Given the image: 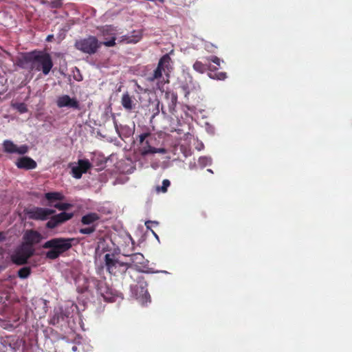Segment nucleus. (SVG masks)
I'll list each match as a JSON object with an SVG mask.
<instances>
[{
  "label": "nucleus",
  "mask_w": 352,
  "mask_h": 352,
  "mask_svg": "<svg viewBox=\"0 0 352 352\" xmlns=\"http://www.w3.org/2000/svg\"><path fill=\"white\" fill-rule=\"evenodd\" d=\"M74 238H53L43 243L44 249H49L45 252V258L50 260L58 258L64 252L68 251L72 247Z\"/></svg>",
  "instance_id": "f257e3e1"
},
{
  "label": "nucleus",
  "mask_w": 352,
  "mask_h": 352,
  "mask_svg": "<svg viewBox=\"0 0 352 352\" xmlns=\"http://www.w3.org/2000/svg\"><path fill=\"white\" fill-rule=\"evenodd\" d=\"M100 46L101 43L94 36H89L86 38L78 39L74 43L76 50L89 55L96 54Z\"/></svg>",
  "instance_id": "f03ea898"
},
{
  "label": "nucleus",
  "mask_w": 352,
  "mask_h": 352,
  "mask_svg": "<svg viewBox=\"0 0 352 352\" xmlns=\"http://www.w3.org/2000/svg\"><path fill=\"white\" fill-rule=\"evenodd\" d=\"M54 64L50 54L43 51L35 50L34 64L30 67V69H35L42 71L44 75H47L52 69Z\"/></svg>",
  "instance_id": "7ed1b4c3"
},
{
  "label": "nucleus",
  "mask_w": 352,
  "mask_h": 352,
  "mask_svg": "<svg viewBox=\"0 0 352 352\" xmlns=\"http://www.w3.org/2000/svg\"><path fill=\"white\" fill-rule=\"evenodd\" d=\"M170 63L171 58L168 54H166L164 56H162L160 58L155 69L148 77V80L150 82H153L156 80H160L161 78H162V72H164L167 77V80L165 82H168V73L170 72V70L172 69Z\"/></svg>",
  "instance_id": "20e7f679"
},
{
  "label": "nucleus",
  "mask_w": 352,
  "mask_h": 352,
  "mask_svg": "<svg viewBox=\"0 0 352 352\" xmlns=\"http://www.w3.org/2000/svg\"><path fill=\"white\" fill-rule=\"evenodd\" d=\"M105 265L107 271L113 275L124 273L127 269V264L122 263L114 258L113 254H107L104 256Z\"/></svg>",
  "instance_id": "39448f33"
},
{
  "label": "nucleus",
  "mask_w": 352,
  "mask_h": 352,
  "mask_svg": "<svg viewBox=\"0 0 352 352\" xmlns=\"http://www.w3.org/2000/svg\"><path fill=\"white\" fill-rule=\"evenodd\" d=\"M34 250L28 245H22L11 255V261L17 265H25L28 259L33 256Z\"/></svg>",
  "instance_id": "423d86ee"
},
{
  "label": "nucleus",
  "mask_w": 352,
  "mask_h": 352,
  "mask_svg": "<svg viewBox=\"0 0 352 352\" xmlns=\"http://www.w3.org/2000/svg\"><path fill=\"white\" fill-rule=\"evenodd\" d=\"M55 212L56 211L53 209L34 206L27 209L25 214L30 219L45 221L47 220L51 215L54 214Z\"/></svg>",
  "instance_id": "0eeeda50"
},
{
  "label": "nucleus",
  "mask_w": 352,
  "mask_h": 352,
  "mask_svg": "<svg viewBox=\"0 0 352 352\" xmlns=\"http://www.w3.org/2000/svg\"><path fill=\"white\" fill-rule=\"evenodd\" d=\"M148 284L144 280V277L138 276L137 283L131 286L133 294L137 299H140L143 302L147 301L150 298V295L147 289Z\"/></svg>",
  "instance_id": "6e6552de"
},
{
  "label": "nucleus",
  "mask_w": 352,
  "mask_h": 352,
  "mask_svg": "<svg viewBox=\"0 0 352 352\" xmlns=\"http://www.w3.org/2000/svg\"><path fill=\"white\" fill-rule=\"evenodd\" d=\"M92 283L97 291V293L103 298L104 300L107 302L114 301L115 296L113 294L112 289L109 287L106 282L93 278Z\"/></svg>",
  "instance_id": "1a4fd4ad"
},
{
  "label": "nucleus",
  "mask_w": 352,
  "mask_h": 352,
  "mask_svg": "<svg viewBox=\"0 0 352 352\" xmlns=\"http://www.w3.org/2000/svg\"><path fill=\"white\" fill-rule=\"evenodd\" d=\"M73 213H68L66 212H62L58 214H55L50 217L49 221L47 222L45 226L49 229H54L58 226L67 221L73 217Z\"/></svg>",
  "instance_id": "9d476101"
},
{
  "label": "nucleus",
  "mask_w": 352,
  "mask_h": 352,
  "mask_svg": "<svg viewBox=\"0 0 352 352\" xmlns=\"http://www.w3.org/2000/svg\"><path fill=\"white\" fill-rule=\"evenodd\" d=\"M3 150L6 153L13 154L17 153L19 155H24L28 153L29 148L26 144L18 146L12 141L6 140L2 144Z\"/></svg>",
  "instance_id": "9b49d317"
},
{
  "label": "nucleus",
  "mask_w": 352,
  "mask_h": 352,
  "mask_svg": "<svg viewBox=\"0 0 352 352\" xmlns=\"http://www.w3.org/2000/svg\"><path fill=\"white\" fill-rule=\"evenodd\" d=\"M92 164L88 160H78V166L72 168V176L76 179H80L83 173H86Z\"/></svg>",
  "instance_id": "f8f14e48"
},
{
  "label": "nucleus",
  "mask_w": 352,
  "mask_h": 352,
  "mask_svg": "<svg viewBox=\"0 0 352 352\" xmlns=\"http://www.w3.org/2000/svg\"><path fill=\"white\" fill-rule=\"evenodd\" d=\"M42 239V235L39 232L34 230H28L23 235L25 243L23 245L32 248V245L39 243Z\"/></svg>",
  "instance_id": "ddd939ff"
},
{
  "label": "nucleus",
  "mask_w": 352,
  "mask_h": 352,
  "mask_svg": "<svg viewBox=\"0 0 352 352\" xmlns=\"http://www.w3.org/2000/svg\"><path fill=\"white\" fill-rule=\"evenodd\" d=\"M35 50L23 53L16 60V65L21 69H30L34 64Z\"/></svg>",
  "instance_id": "4468645a"
},
{
  "label": "nucleus",
  "mask_w": 352,
  "mask_h": 352,
  "mask_svg": "<svg viewBox=\"0 0 352 352\" xmlns=\"http://www.w3.org/2000/svg\"><path fill=\"white\" fill-rule=\"evenodd\" d=\"M56 104L59 108L70 107L80 110V106L79 102L76 98H72L68 95H63L58 98Z\"/></svg>",
  "instance_id": "2eb2a0df"
},
{
  "label": "nucleus",
  "mask_w": 352,
  "mask_h": 352,
  "mask_svg": "<svg viewBox=\"0 0 352 352\" xmlns=\"http://www.w3.org/2000/svg\"><path fill=\"white\" fill-rule=\"evenodd\" d=\"M19 168L25 170H32L36 168V162L30 157H20L16 162Z\"/></svg>",
  "instance_id": "dca6fc26"
},
{
  "label": "nucleus",
  "mask_w": 352,
  "mask_h": 352,
  "mask_svg": "<svg viewBox=\"0 0 352 352\" xmlns=\"http://www.w3.org/2000/svg\"><path fill=\"white\" fill-rule=\"evenodd\" d=\"M143 144V146L141 149V154L143 156L155 153L165 154L166 153V150L164 148H156L155 147L151 146L148 140H146L145 142Z\"/></svg>",
  "instance_id": "f3484780"
},
{
  "label": "nucleus",
  "mask_w": 352,
  "mask_h": 352,
  "mask_svg": "<svg viewBox=\"0 0 352 352\" xmlns=\"http://www.w3.org/2000/svg\"><path fill=\"white\" fill-rule=\"evenodd\" d=\"M97 30L99 32L98 36H102L104 38L116 35V28L112 25L98 26Z\"/></svg>",
  "instance_id": "a211bd4d"
},
{
  "label": "nucleus",
  "mask_w": 352,
  "mask_h": 352,
  "mask_svg": "<svg viewBox=\"0 0 352 352\" xmlns=\"http://www.w3.org/2000/svg\"><path fill=\"white\" fill-rule=\"evenodd\" d=\"M165 98L168 100V105L170 112H173L177 103V94L173 91H166Z\"/></svg>",
  "instance_id": "6ab92c4d"
},
{
  "label": "nucleus",
  "mask_w": 352,
  "mask_h": 352,
  "mask_svg": "<svg viewBox=\"0 0 352 352\" xmlns=\"http://www.w3.org/2000/svg\"><path fill=\"white\" fill-rule=\"evenodd\" d=\"M100 219L98 214L96 212H89L81 218V223L83 225L92 226L96 225L95 223Z\"/></svg>",
  "instance_id": "aec40b11"
},
{
  "label": "nucleus",
  "mask_w": 352,
  "mask_h": 352,
  "mask_svg": "<svg viewBox=\"0 0 352 352\" xmlns=\"http://www.w3.org/2000/svg\"><path fill=\"white\" fill-rule=\"evenodd\" d=\"M193 69L201 74H204L208 69L210 72H214L218 69L217 66L208 65L206 64H204L202 62L199 60H196L192 66Z\"/></svg>",
  "instance_id": "412c9836"
},
{
  "label": "nucleus",
  "mask_w": 352,
  "mask_h": 352,
  "mask_svg": "<svg viewBox=\"0 0 352 352\" xmlns=\"http://www.w3.org/2000/svg\"><path fill=\"white\" fill-rule=\"evenodd\" d=\"M121 103L123 107L126 111H131L135 106V104L133 103L131 97L129 96L128 93H125L122 95Z\"/></svg>",
  "instance_id": "4be33fe9"
},
{
  "label": "nucleus",
  "mask_w": 352,
  "mask_h": 352,
  "mask_svg": "<svg viewBox=\"0 0 352 352\" xmlns=\"http://www.w3.org/2000/svg\"><path fill=\"white\" fill-rule=\"evenodd\" d=\"M142 38V34L138 31H133L131 36H124L122 41H126L127 43H136Z\"/></svg>",
  "instance_id": "5701e85b"
},
{
  "label": "nucleus",
  "mask_w": 352,
  "mask_h": 352,
  "mask_svg": "<svg viewBox=\"0 0 352 352\" xmlns=\"http://www.w3.org/2000/svg\"><path fill=\"white\" fill-rule=\"evenodd\" d=\"M45 198L50 201H62L65 199V197L60 192H50L45 194Z\"/></svg>",
  "instance_id": "b1692460"
},
{
  "label": "nucleus",
  "mask_w": 352,
  "mask_h": 352,
  "mask_svg": "<svg viewBox=\"0 0 352 352\" xmlns=\"http://www.w3.org/2000/svg\"><path fill=\"white\" fill-rule=\"evenodd\" d=\"M64 318H65V315L63 314L62 311H60V310L55 311L54 312L53 316L50 318V324H51L52 325H56L58 323H59V322L60 320H63Z\"/></svg>",
  "instance_id": "393cba45"
},
{
  "label": "nucleus",
  "mask_w": 352,
  "mask_h": 352,
  "mask_svg": "<svg viewBox=\"0 0 352 352\" xmlns=\"http://www.w3.org/2000/svg\"><path fill=\"white\" fill-rule=\"evenodd\" d=\"M130 261L135 265L141 264L144 260V256L141 253L132 254L129 256Z\"/></svg>",
  "instance_id": "a878e982"
},
{
  "label": "nucleus",
  "mask_w": 352,
  "mask_h": 352,
  "mask_svg": "<svg viewBox=\"0 0 352 352\" xmlns=\"http://www.w3.org/2000/svg\"><path fill=\"white\" fill-rule=\"evenodd\" d=\"M208 76L212 79L223 80L227 78V74L226 72H210V73H208Z\"/></svg>",
  "instance_id": "bb28decb"
},
{
  "label": "nucleus",
  "mask_w": 352,
  "mask_h": 352,
  "mask_svg": "<svg viewBox=\"0 0 352 352\" xmlns=\"http://www.w3.org/2000/svg\"><path fill=\"white\" fill-rule=\"evenodd\" d=\"M31 274V269L30 267H23L18 271V276L20 278H27Z\"/></svg>",
  "instance_id": "cd10ccee"
},
{
  "label": "nucleus",
  "mask_w": 352,
  "mask_h": 352,
  "mask_svg": "<svg viewBox=\"0 0 352 352\" xmlns=\"http://www.w3.org/2000/svg\"><path fill=\"white\" fill-rule=\"evenodd\" d=\"M12 107L13 109L17 110L20 113H24L28 111L27 105L23 102L12 103Z\"/></svg>",
  "instance_id": "c85d7f7f"
},
{
  "label": "nucleus",
  "mask_w": 352,
  "mask_h": 352,
  "mask_svg": "<svg viewBox=\"0 0 352 352\" xmlns=\"http://www.w3.org/2000/svg\"><path fill=\"white\" fill-rule=\"evenodd\" d=\"M170 182L168 179H165L162 181V186H157L156 190L157 192H162L164 193L166 192L168 188L170 186Z\"/></svg>",
  "instance_id": "c756f323"
},
{
  "label": "nucleus",
  "mask_w": 352,
  "mask_h": 352,
  "mask_svg": "<svg viewBox=\"0 0 352 352\" xmlns=\"http://www.w3.org/2000/svg\"><path fill=\"white\" fill-rule=\"evenodd\" d=\"M198 162L200 166L205 167L212 164V159L208 157L203 156L199 158Z\"/></svg>",
  "instance_id": "7c9ffc66"
},
{
  "label": "nucleus",
  "mask_w": 352,
  "mask_h": 352,
  "mask_svg": "<svg viewBox=\"0 0 352 352\" xmlns=\"http://www.w3.org/2000/svg\"><path fill=\"white\" fill-rule=\"evenodd\" d=\"M96 226L97 225H92L87 228H80L79 232L82 234H90L96 230Z\"/></svg>",
  "instance_id": "2f4dec72"
},
{
  "label": "nucleus",
  "mask_w": 352,
  "mask_h": 352,
  "mask_svg": "<svg viewBox=\"0 0 352 352\" xmlns=\"http://www.w3.org/2000/svg\"><path fill=\"white\" fill-rule=\"evenodd\" d=\"M54 207L59 210L65 211L72 207V204L67 203H58L54 205Z\"/></svg>",
  "instance_id": "473e14b6"
},
{
  "label": "nucleus",
  "mask_w": 352,
  "mask_h": 352,
  "mask_svg": "<svg viewBox=\"0 0 352 352\" xmlns=\"http://www.w3.org/2000/svg\"><path fill=\"white\" fill-rule=\"evenodd\" d=\"M204 47L208 52L214 53L218 47L210 42H206L204 44Z\"/></svg>",
  "instance_id": "72a5a7b5"
},
{
  "label": "nucleus",
  "mask_w": 352,
  "mask_h": 352,
  "mask_svg": "<svg viewBox=\"0 0 352 352\" xmlns=\"http://www.w3.org/2000/svg\"><path fill=\"white\" fill-rule=\"evenodd\" d=\"M110 38H111V39L109 41H104V42H100L101 43V45H104L106 47H113V46H115L116 45V35L113 36H111Z\"/></svg>",
  "instance_id": "f704fd0d"
},
{
  "label": "nucleus",
  "mask_w": 352,
  "mask_h": 352,
  "mask_svg": "<svg viewBox=\"0 0 352 352\" xmlns=\"http://www.w3.org/2000/svg\"><path fill=\"white\" fill-rule=\"evenodd\" d=\"M151 135V133H143L139 135V141L140 144H143L145 142L146 138Z\"/></svg>",
  "instance_id": "c9c22d12"
},
{
  "label": "nucleus",
  "mask_w": 352,
  "mask_h": 352,
  "mask_svg": "<svg viewBox=\"0 0 352 352\" xmlns=\"http://www.w3.org/2000/svg\"><path fill=\"white\" fill-rule=\"evenodd\" d=\"M207 59L208 60L214 63L217 66H220L221 60L217 56H211Z\"/></svg>",
  "instance_id": "e433bc0d"
},
{
  "label": "nucleus",
  "mask_w": 352,
  "mask_h": 352,
  "mask_svg": "<svg viewBox=\"0 0 352 352\" xmlns=\"http://www.w3.org/2000/svg\"><path fill=\"white\" fill-rule=\"evenodd\" d=\"M158 225V223L157 221H147L145 223V226L147 229L151 230V225Z\"/></svg>",
  "instance_id": "4c0bfd02"
},
{
  "label": "nucleus",
  "mask_w": 352,
  "mask_h": 352,
  "mask_svg": "<svg viewBox=\"0 0 352 352\" xmlns=\"http://www.w3.org/2000/svg\"><path fill=\"white\" fill-rule=\"evenodd\" d=\"M6 239V236L4 232H0V242L3 241Z\"/></svg>",
  "instance_id": "58836bf2"
},
{
  "label": "nucleus",
  "mask_w": 352,
  "mask_h": 352,
  "mask_svg": "<svg viewBox=\"0 0 352 352\" xmlns=\"http://www.w3.org/2000/svg\"><path fill=\"white\" fill-rule=\"evenodd\" d=\"M182 89L185 91V96L186 97L189 94V91L186 86H182Z\"/></svg>",
  "instance_id": "ea45409f"
},
{
  "label": "nucleus",
  "mask_w": 352,
  "mask_h": 352,
  "mask_svg": "<svg viewBox=\"0 0 352 352\" xmlns=\"http://www.w3.org/2000/svg\"><path fill=\"white\" fill-rule=\"evenodd\" d=\"M52 37H53L52 35H50V36H47V41H50L51 38H52Z\"/></svg>",
  "instance_id": "a19ab883"
},
{
  "label": "nucleus",
  "mask_w": 352,
  "mask_h": 352,
  "mask_svg": "<svg viewBox=\"0 0 352 352\" xmlns=\"http://www.w3.org/2000/svg\"><path fill=\"white\" fill-rule=\"evenodd\" d=\"M57 3H58V5H57V3H55V6H56V7H58V6H60V2H59V1H57Z\"/></svg>",
  "instance_id": "79ce46f5"
},
{
  "label": "nucleus",
  "mask_w": 352,
  "mask_h": 352,
  "mask_svg": "<svg viewBox=\"0 0 352 352\" xmlns=\"http://www.w3.org/2000/svg\"><path fill=\"white\" fill-rule=\"evenodd\" d=\"M57 3H58V5H57V3H55V6H56V7H58V6H60V2H59V1H57Z\"/></svg>",
  "instance_id": "37998d69"
},
{
  "label": "nucleus",
  "mask_w": 352,
  "mask_h": 352,
  "mask_svg": "<svg viewBox=\"0 0 352 352\" xmlns=\"http://www.w3.org/2000/svg\"><path fill=\"white\" fill-rule=\"evenodd\" d=\"M152 231V233H153V234L157 238V235L154 232V231L151 230Z\"/></svg>",
  "instance_id": "c03bdc74"
},
{
  "label": "nucleus",
  "mask_w": 352,
  "mask_h": 352,
  "mask_svg": "<svg viewBox=\"0 0 352 352\" xmlns=\"http://www.w3.org/2000/svg\"><path fill=\"white\" fill-rule=\"evenodd\" d=\"M72 349H73L74 351H76V346H73V347H72Z\"/></svg>",
  "instance_id": "a18cd8bd"
},
{
  "label": "nucleus",
  "mask_w": 352,
  "mask_h": 352,
  "mask_svg": "<svg viewBox=\"0 0 352 352\" xmlns=\"http://www.w3.org/2000/svg\"><path fill=\"white\" fill-rule=\"evenodd\" d=\"M207 170L210 173H212V170L211 169H208Z\"/></svg>",
  "instance_id": "49530a36"
}]
</instances>
